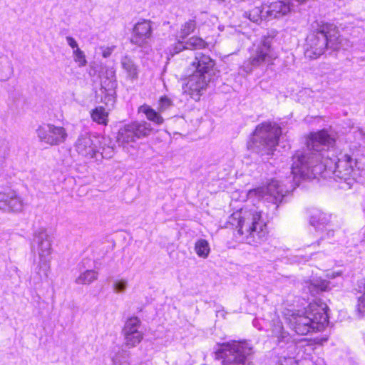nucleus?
Here are the masks:
<instances>
[{
	"instance_id": "obj_1",
	"label": "nucleus",
	"mask_w": 365,
	"mask_h": 365,
	"mask_svg": "<svg viewBox=\"0 0 365 365\" xmlns=\"http://www.w3.org/2000/svg\"><path fill=\"white\" fill-rule=\"evenodd\" d=\"M334 138L327 131L320 130L311 133L307 140V148L298 150L292 157V174L297 182L299 179H313L322 174L327 168H331L330 163H334V173L339 178L346 180L354 170L355 160L344 154L332 160L325 153L334 145Z\"/></svg>"
},
{
	"instance_id": "obj_2",
	"label": "nucleus",
	"mask_w": 365,
	"mask_h": 365,
	"mask_svg": "<svg viewBox=\"0 0 365 365\" xmlns=\"http://www.w3.org/2000/svg\"><path fill=\"white\" fill-rule=\"evenodd\" d=\"M312 31L306 38L304 55L309 59L322 56L327 48L336 49L339 43V34L337 27L329 23L315 21Z\"/></svg>"
},
{
	"instance_id": "obj_3",
	"label": "nucleus",
	"mask_w": 365,
	"mask_h": 365,
	"mask_svg": "<svg viewBox=\"0 0 365 365\" xmlns=\"http://www.w3.org/2000/svg\"><path fill=\"white\" fill-rule=\"evenodd\" d=\"M231 219L237 221V234L244 242L257 246L266 240L268 233L267 224L260 212L242 210L240 214H233Z\"/></svg>"
},
{
	"instance_id": "obj_4",
	"label": "nucleus",
	"mask_w": 365,
	"mask_h": 365,
	"mask_svg": "<svg viewBox=\"0 0 365 365\" xmlns=\"http://www.w3.org/2000/svg\"><path fill=\"white\" fill-rule=\"evenodd\" d=\"M327 309V304L321 302L310 303L302 314H292L289 322L292 329L300 335L323 330L328 323Z\"/></svg>"
},
{
	"instance_id": "obj_5",
	"label": "nucleus",
	"mask_w": 365,
	"mask_h": 365,
	"mask_svg": "<svg viewBox=\"0 0 365 365\" xmlns=\"http://www.w3.org/2000/svg\"><path fill=\"white\" fill-rule=\"evenodd\" d=\"M280 135L281 128L275 123H263L256 128L248 148L262 155L272 154Z\"/></svg>"
},
{
	"instance_id": "obj_6",
	"label": "nucleus",
	"mask_w": 365,
	"mask_h": 365,
	"mask_svg": "<svg viewBox=\"0 0 365 365\" xmlns=\"http://www.w3.org/2000/svg\"><path fill=\"white\" fill-rule=\"evenodd\" d=\"M272 41L271 37L264 36L260 41L253 44L250 58L242 66L245 72L249 73L255 68L274 63L277 55L272 47Z\"/></svg>"
},
{
	"instance_id": "obj_7",
	"label": "nucleus",
	"mask_w": 365,
	"mask_h": 365,
	"mask_svg": "<svg viewBox=\"0 0 365 365\" xmlns=\"http://www.w3.org/2000/svg\"><path fill=\"white\" fill-rule=\"evenodd\" d=\"M252 349L246 342L223 344L216 351L218 358L222 359V365H249V357Z\"/></svg>"
},
{
	"instance_id": "obj_8",
	"label": "nucleus",
	"mask_w": 365,
	"mask_h": 365,
	"mask_svg": "<svg viewBox=\"0 0 365 365\" xmlns=\"http://www.w3.org/2000/svg\"><path fill=\"white\" fill-rule=\"evenodd\" d=\"M32 248L37 252L39 257L37 272L40 278H46L50 272L51 240L47 231L44 228H40L36 231L34 235Z\"/></svg>"
},
{
	"instance_id": "obj_9",
	"label": "nucleus",
	"mask_w": 365,
	"mask_h": 365,
	"mask_svg": "<svg viewBox=\"0 0 365 365\" xmlns=\"http://www.w3.org/2000/svg\"><path fill=\"white\" fill-rule=\"evenodd\" d=\"M287 193L288 190L282 182L272 180L265 187L250 190L249 195H255L268 203L275 205L277 207L283 202Z\"/></svg>"
},
{
	"instance_id": "obj_10",
	"label": "nucleus",
	"mask_w": 365,
	"mask_h": 365,
	"mask_svg": "<svg viewBox=\"0 0 365 365\" xmlns=\"http://www.w3.org/2000/svg\"><path fill=\"white\" fill-rule=\"evenodd\" d=\"M151 130L150 124L145 121L133 122L120 128L117 141L121 145L134 143L137 139L150 135Z\"/></svg>"
},
{
	"instance_id": "obj_11",
	"label": "nucleus",
	"mask_w": 365,
	"mask_h": 365,
	"mask_svg": "<svg viewBox=\"0 0 365 365\" xmlns=\"http://www.w3.org/2000/svg\"><path fill=\"white\" fill-rule=\"evenodd\" d=\"M36 133L40 142L51 146L63 143L68 137L65 128L51 123L39 125L36 130Z\"/></svg>"
},
{
	"instance_id": "obj_12",
	"label": "nucleus",
	"mask_w": 365,
	"mask_h": 365,
	"mask_svg": "<svg viewBox=\"0 0 365 365\" xmlns=\"http://www.w3.org/2000/svg\"><path fill=\"white\" fill-rule=\"evenodd\" d=\"M99 143L100 140L96 137L85 133L78 137L74 144V148L78 155L86 159L99 160Z\"/></svg>"
},
{
	"instance_id": "obj_13",
	"label": "nucleus",
	"mask_w": 365,
	"mask_h": 365,
	"mask_svg": "<svg viewBox=\"0 0 365 365\" xmlns=\"http://www.w3.org/2000/svg\"><path fill=\"white\" fill-rule=\"evenodd\" d=\"M140 320L133 317L125 323L122 333L124 337V344L128 348L136 346L143 339V334L139 330Z\"/></svg>"
},
{
	"instance_id": "obj_14",
	"label": "nucleus",
	"mask_w": 365,
	"mask_h": 365,
	"mask_svg": "<svg viewBox=\"0 0 365 365\" xmlns=\"http://www.w3.org/2000/svg\"><path fill=\"white\" fill-rule=\"evenodd\" d=\"M210 80L202 76V74L192 73L188 77L185 87V93L189 95L191 98L197 101L205 91Z\"/></svg>"
},
{
	"instance_id": "obj_15",
	"label": "nucleus",
	"mask_w": 365,
	"mask_h": 365,
	"mask_svg": "<svg viewBox=\"0 0 365 365\" xmlns=\"http://www.w3.org/2000/svg\"><path fill=\"white\" fill-rule=\"evenodd\" d=\"M23 208V200L15 191L0 192V210L8 212H19L22 211Z\"/></svg>"
},
{
	"instance_id": "obj_16",
	"label": "nucleus",
	"mask_w": 365,
	"mask_h": 365,
	"mask_svg": "<svg viewBox=\"0 0 365 365\" xmlns=\"http://www.w3.org/2000/svg\"><path fill=\"white\" fill-rule=\"evenodd\" d=\"M152 23L149 20L138 22L133 28L131 42L139 46L148 43L152 37Z\"/></svg>"
},
{
	"instance_id": "obj_17",
	"label": "nucleus",
	"mask_w": 365,
	"mask_h": 365,
	"mask_svg": "<svg viewBox=\"0 0 365 365\" xmlns=\"http://www.w3.org/2000/svg\"><path fill=\"white\" fill-rule=\"evenodd\" d=\"M215 65L214 60L202 53H197L195 60L192 63V66L195 69L193 73L202 74V76L210 79L214 73Z\"/></svg>"
},
{
	"instance_id": "obj_18",
	"label": "nucleus",
	"mask_w": 365,
	"mask_h": 365,
	"mask_svg": "<svg viewBox=\"0 0 365 365\" xmlns=\"http://www.w3.org/2000/svg\"><path fill=\"white\" fill-rule=\"evenodd\" d=\"M206 45V42L200 37L192 36L187 41L179 38L176 43L170 46L169 53L171 56H174L183 50L201 49L205 48Z\"/></svg>"
},
{
	"instance_id": "obj_19",
	"label": "nucleus",
	"mask_w": 365,
	"mask_h": 365,
	"mask_svg": "<svg viewBox=\"0 0 365 365\" xmlns=\"http://www.w3.org/2000/svg\"><path fill=\"white\" fill-rule=\"evenodd\" d=\"M290 11L289 5L283 1H277L266 6V16L268 19L282 17Z\"/></svg>"
},
{
	"instance_id": "obj_20",
	"label": "nucleus",
	"mask_w": 365,
	"mask_h": 365,
	"mask_svg": "<svg viewBox=\"0 0 365 365\" xmlns=\"http://www.w3.org/2000/svg\"><path fill=\"white\" fill-rule=\"evenodd\" d=\"M120 65L127 79L133 81L138 78L139 66L133 58L128 56H123Z\"/></svg>"
},
{
	"instance_id": "obj_21",
	"label": "nucleus",
	"mask_w": 365,
	"mask_h": 365,
	"mask_svg": "<svg viewBox=\"0 0 365 365\" xmlns=\"http://www.w3.org/2000/svg\"><path fill=\"white\" fill-rule=\"evenodd\" d=\"M331 215L320 210H314L311 214L310 224L317 230H323L329 227Z\"/></svg>"
},
{
	"instance_id": "obj_22",
	"label": "nucleus",
	"mask_w": 365,
	"mask_h": 365,
	"mask_svg": "<svg viewBox=\"0 0 365 365\" xmlns=\"http://www.w3.org/2000/svg\"><path fill=\"white\" fill-rule=\"evenodd\" d=\"M138 112L144 113L147 119L157 125H161L164 122L163 118L149 106L144 104L138 108Z\"/></svg>"
},
{
	"instance_id": "obj_23",
	"label": "nucleus",
	"mask_w": 365,
	"mask_h": 365,
	"mask_svg": "<svg viewBox=\"0 0 365 365\" xmlns=\"http://www.w3.org/2000/svg\"><path fill=\"white\" fill-rule=\"evenodd\" d=\"M92 120L102 125H107L108 121V112L103 106H98L91 111Z\"/></svg>"
},
{
	"instance_id": "obj_24",
	"label": "nucleus",
	"mask_w": 365,
	"mask_h": 365,
	"mask_svg": "<svg viewBox=\"0 0 365 365\" xmlns=\"http://www.w3.org/2000/svg\"><path fill=\"white\" fill-rule=\"evenodd\" d=\"M100 148L99 160L102 158H110L114 154V147L109 139L103 138V141L98 145Z\"/></svg>"
},
{
	"instance_id": "obj_25",
	"label": "nucleus",
	"mask_w": 365,
	"mask_h": 365,
	"mask_svg": "<svg viewBox=\"0 0 365 365\" xmlns=\"http://www.w3.org/2000/svg\"><path fill=\"white\" fill-rule=\"evenodd\" d=\"M97 272L90 269L81 273L76 279V282L78 284H89L98 279Z\"/></svg>"
},
{
	"instance_id": "obj_26",
	"label": "nucleus",
	"mask_w": 365,
	"mask_h": 365,
	"mask_svg": "<svg viewBox=\"0 0 365 365\" xmlns=\"http://www.w3.org/2000/svg\"><path fill=\"white\" fill-rule=\"evenodd\" d=\"M272 336L277 338V342L287 341L289 339V334L284 330L281 322L274 323L272 327Z\"/></svg>"
},
{
	"instance_id": "obj_27",
	"label": "nucleus",
	"mask_w": 365,
	"mask_h": 365,
	"mask_svg": "<svg viewBox=\"0 0 365 365\" xmlns=\"http://www.w3.org/2000/svg\"><path fill=\"white\" fill-rule=\"evenodd\" d=\"M195 251L200 257L207 258L210 251L208 242L204 239L197 240L195 245Z\"/></svg>"
},
{
	"instance_id": "obj_28",
	"label": "nucleus",
	"mask_w": 365,
	"mask_h": 365,
	"mask_svg": "<svg viewBox=\"0 0 365 365\" xmlns=\"http://www.w3.org/2000/svg\"><path fill=\"white\" fill-rule=\"evenodd\" d=\"M266 6H257L251 10L248 14H245L246 16L249 18V19L253 22H258L262 18L268 19V16H266Z\"/></svg>"
},
{
	"instance_id": "obj_29",
	"label": "nucleus",
	"mask_w": 365,
	"mask_h": 365,
	"mask_svg": "<svg viewBox=\"0 0 365 365\" xmlns=\"http://www.w3.org/2000/svg\"><path fill=\"white\" fill-rule=\"evenodd\" d=\"M196 28V22L195 20L190 19L183 24L179 32V36L180 39L186 38L190 34L193 33Z\"/></svg>"
},
{
	"instance_id": "obj_30",
	"label": "nucleus",
	"mask_w": 365,
	"mask_h": 365,
	"mask_svg": "<svg viewBox=\"0 0 365 365\" xmlns=\"http://www.w3.org/2000/svg\"><path fill=\"white\" fill-rule=\"evenodd\" d=\"M101 82H103L108 88H113L115 85V83L116 82L115 71L112 69L106 70V76L101 79Z\"/></svg>"
},
{
	"instance_id": "obj_31",
	"label": "nucleus",
	"mask_w": 365,
	"mask_h": 365,
	"mask_svg": "<svg viewBox=\"0 0 365 365\" xmlns=\"http://www.w3.org/2000/svg\"><path fill=\"white\" fill-rule=\"evenodd\" d=\"M73 54L74 61L78 63V66L82 67L86 65L87 61L86 59V56L83 51H81L79 48L73 50Z\"/></svg>"
},
{
	"instance_id": "obj_32",
	"label": "nucleus",
	"mask_w": 365,
	"mask_h": 365,
	"mask_svg": "<svg viewBox=\"0 0 365 365\" xmlns=\"http://www.w3.org/2000/svg\"><path fill=\"white\" fill-rule=\"evenodd\" d=\"M128 285V280L124 279H115L113 282V289L116 292H124Z\"/></svg>"
},
{
	"instance_id": "obj_33",
	"label": "nucleus",
	"mask_w": 365,
	"mask_h": 365,
	"mask_svg": "<svg viewBox=\"0 0 365 365\" xmlns=\"http://www.w3.org/2000/svg\"><path fill=\"white\" fill-rule=\"evenodd\" d=\"M324 230L326 231V234L322 236L317 242L312 243L310 246L316 248L320 245V242L322 240H324L325 238L329 239L334 236V231L333 229H329L328 227H324Z\"/></svg>"
},
{
	"instance_id": "obj_34",
	"label": "nucleus",
	"mask_w": 365,
	"mask_h": 365,
	"mask_svg": "<svg viewBox=\"0 0 365 365\" xmlns=\"http://www.w3.org/2000/svg\"><path fill=\"white\" fill-rule=\"evenodd\" d=\"M172 106V101L166 96L161 97L159 101V110L163 112Z\"/></svg>"
},
{
	"instance_id": "obj_35",
	"label": "nucleus",
	"mask_w": 365,
	"mask_h": 365,
	"mask_svg": "<svg viewBox=\"0 0 365 365\" xmlns=\"http://www.w3.org/2000/svg\"><path fill=\"white\" fill-rule=\"evenodd\" d=\"M357 312L359 315V317L363 316L364 314H365V294H363L361 296H360L358 299V304H357Z\"/></svg>"
},
{
	"instance_id": "obj_36",
	"label": "nucleus",
	"mask_w": 365,
	"mask_h": 365,
	"mask_svg": "<svg viewBox=\"0 0 365 365\" xmlns=\"http://www.w3.org/2000/svg\"><path fill=\"white\" fill-rule=\"evenodd\" d=\"M66 41L68 44L72 48L75 49H77L78 48V43L71 36H67L66 37Z\"/></svg>"
},
{
	"instance_id": "obj_37",
	"label": "nucleus",
	"mask_w": 365,
	"mask_h": 365,
	"mask_svg": "<svg viewBox=\"0 0 365 365\" xmlns=\"http://www.w3.org/2000/svg\"><path fill=\"white\" fill-rule=\"evenodd\" d=\"M356 135L357 137L365 140V130L362 128H359L356 131Z\"/></svg>"
},
{
	"instance_id": "obj_38",
	"label": "nucleus",
	"mask_w": 365,
	"mask_h": 365,
	"mask_svg": "<svg viewBox=\"0 0 365 365\" xmlns=\"http://www.w3.org/2000/svg\"><path fill=\"white\" fill-rule=\"evenodd\" d=\"M113 360V363L115 364V365H128L125 362L121 363L120 359L118 356H114Z\"/></svg>"
},
{
	"instance_id": "obj_39",
	"label": "nucleus",
	"mask_w": 365,
	"mask_h": 365,
	"mask_svg": "<svg viewBox=\"0 0 365 365\" xmlns=\"http://www.w3.org/2000/svg\"><path fill=\"white\" fill-rule=\"evenodd\" d=\"M111 53H112V49L110 48H107L103 51V56L105 58H107V57L110 56Z\"/></svg>"
},
{
	"instance_id": "obj_40",
	"label": "nucleus",
	"mask_w": 365,
	"mask_h": 365,
	"mask_svg": "<svg viewBox=\"0 0 365 365\" xmlns=\"http://www.w3.org/2000/svg\"><path fill=\"white\" fill-rule=\"evenodd\" d=\"M327 287H328L327 283H326V282H323V284H322V287H320V289H321L322 290H326V289H327Z\"/></svg>"
}]
</instances>
